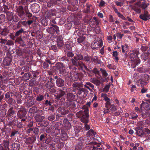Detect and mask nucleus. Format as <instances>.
Masks as SVG:
<instances>
[{
    "label": "nucleus",
    "instance_id": "3",
    "mask_svg": "<svg viewBox=\"0 0 150 150\" xmlns=\"http://www.w3.org/2000/svg\"><path fill=\"white\" fill-rule=\"evenodd\" d=\"M103 45V42L102 40L99 41L95 40L93 42L91 45V47L93 50H98Z\"/></svg>",
    "mask_w": 150,
    "mask_h": 150
},
{
    "label": "nucleus",
    "instance_id": "56",
    "mask_svg": "<svg viewBox=\"0 0 150 150\" xmlns=\"http://www.w3.org/2000/svg\"><path fill=\"white\" fill-rule=\"evenodd\" d=\"M67 138V134H64L62 136V140H66Z\"/></svg>",
    "mask_w": 150,
    "mask_h": 150
},
{
    "label": "nucleus",
    "instance_id": "52",
    "mask_svg": "<svg viewBox=\"0 0 150 150\" xmlns=\"http://www.w3.org/2000/svg\"><path fill=\"white\" fill-rule=\"evenodd\" d=\"M78 94L80 95L81 94L82 92H84V89L83 88H80L78 90Z\"/></svg>",
    "mask_w": 150,
    "mask_h": 150
},
{
    "label": "nucleus",
    "instance_id": "57",
    "mask_svg": "<svg viewBox=\"0 0 150 150\" xmlns=\"http://www.w3.org/2000/svg\"><path fill=\"white\" fill-rule=\"evenodd\" d=\"M12 94V93H11L7 92L5 95V97L7 99L10 98V95H11Z\"/></svg>",
    "mask_w": 150,
    "mask_h": 150
},
{
    "label": "nucleus",
    "instance_id": "17",
    "mask_svg": "<svg viewBox=\"0 0 150 150\" xmlns=\"http://www.w3.org/2000/svg\"><path fill=\"white\" fill-rule=\"evenodd\" d=\"M149 5V4L148 3H146L144 1L142 2V4L140 5L139 6L141 7L143 9H145Z\"/></svg>",
    "mask_w": 150,
    "mask_h": 150
},
{
    "label": "nucleus",
    "instance_id": "63",
    "mask_svg": "<svg viewBox=\"0 0 150 150\" xmlns=\"http://www.w3.org/2000/svg\"><path fill=\"white\" fill-rule=\"evenodd\" d=\"M67 55L68 57H72L74 56V54L72 52H68L67 53Z\"/></svg>",
    "mask_w": 150,
    "mask_h": 150
},
{
    "label": "nucleus",
    "instance_id": "30",
    "mask_svg": "<svg viewBox=\"0 0 150 150\" xmlns=\"http://www.w3.org/2000/svg\"><path fill=\"white\" fill-rule=\"evenodd\" d=\"M44 99V96L43 95H39L37 96L36 98V100L38 101H41Z\"/></svg>",
    "mask_w": 150,
    "mask_h": 150
},
{
    "label": "nucleus",
    "instance_id": "53",
    "mask_svg": "<svg viewBox=\"0 0 150 150\" xmlns=\"http://www.w3.org/2000/svg\"><path fill=\"white\" fill-rule=\"evenodd\" d=\"M93 72L95 74L97 75H99V71L96 68H95L93 70Z\"/></svg>",
    "mask_w": 150,
    "mask_h": 150
},
{
    "label": "nucleus",
    "instance_id": "49",
    "mask_svg": "<svg viewBox=\"0 0 150 150\" xmlns=\"http://www.w3.org/2000/svg\"><path fill=\"white\" fill-rule=\"evenodd\" d=\"M117 15L119 17L124 20H127L126 18H125L122 14H121L120 13Z\"/></svg>",
    "mask_w": 150,
    "mask_h": 150
},
{
    "label": "nucleus",
    "instance_id": "64",
    "mask_svg": "<svg viewBox=\"0 0 150 150\" xmlns=\"http://www.w3.org/2000/svg\"><path fill=\"white\" fill-rule=\"evenodd\" d=\"M42 122V125L45 127L47 126L48 124V122L46 121H44L43 122Z\"/></svg>",
    "mask_w": 150,
    "mask_h": 150
},
{
    "label": "nucleus",
    "instance_id": "8",
    "mask_svg": "<svg viewBox=\"0 0 150 150\" xmlns=\"http://www.w3.org/2000/svg\"><path fill=\"white\" fill-rule=\"evenodd\" d=\"M17 13L18 16L21 18H22L24 14L23 8L22 6H19L17 9Z\"/></svg>",
    "mask_w": 150,
    "mask_h": 150
},
{
    "label": "nucleus",
    "instance_id": "36",
    "mask_svg": "<svg viewBox=\"0 0 150 150\" xmlns=\"http://www.w3.org/2000/svg\"><path fill=\"white\" fill-rule=\"evenodd\" d=\"M100 146L98 145L93 146L92 150H103L101 148H99Z\"/></svg>",
    "mask_w": 150,
    "mask_h": 150
},
{
    "label": "nucleus",
    "instance_id": "21",
    "mask_svg": "<svg viewBox=\"0 0 150 150\" xmlns=\"http://www.w3.org/2000/svg\"><path fill=\"white\" fill-rule=\"evenodd\" d=\"M47 31L49 33L51 34H54L55 32L57 33V31L53 27H50L48 28L47 29Z\"/></svg>",
    "mask_w": 150,
    "mask_h": 150
},
{
    "label": "nucleus",
    "instance_id": "6",
    "mask_svg": "<svg viewBox=\"0 0 150 150\" xmlns=\"http://www.w3.org/2000/svg\"><path fill=\"white\" fill-rule=\"evenodd\" d=\"M77 59H75L74 57V58H72L71 59L72 63L73 65L76 66H79L81 69L83 68L86 69L87 67L82 63H79Z\"/></svg>",
    "mask_w": 150,
    "mask_h": 150
},
{
    "label": "nucleus",
    "instance_id": "13",
    "mask_svg": "<svg viewBox=\"0 0 150 150\" xmlns=\"http://www.w3.org/2000/svg\"><path fill=\"white\" fill-rule=\"evenodd\" d=\"M75 96L72 93H68L67 94V100L71 102L74 100Z\"/></svg>",
    "mask_w": 150,
    "mask_h": 150
},
{
    "label": "nucleus",
    "instance_id": "14",
    "mask_svg": "<svg viewBox=\"0 0 150 150\" xmlns=\"http://www.w3.org/2000/svg\"><path fill=\"white\" fill-rule=\"evenodd\" d=\"M32 10L35 13H37L40 10V8L38 4H36L33 5L31 7Z\"/></svg>",
    "mask_w": 150,
    "mask_h": 150
},
{
    "label": "nucleus",
    "instance_id": "51",
    "mask_svg": "<svg viewBox=\"0 0 150 150\" xmlns=\"http://www.w3.org/2000/svg\"><path fill=\"white\" fill-rule=\"evenodd\" d=\"M116 35L117 37L119 39H121L122 38V37L124 36L123 34H121L120 33H118L116 34Z\"/></svg>",
    "mask_w": 150,
    "mask_h": 150
},
{
    "label": "nucleus",
    "instance_id": "59",
    "mask_svg": "<svg viewBox=\"0 0 150 150\" xmlns=\"http://www.w3.org/2000/svg\"><path fill=\"white\" fill-rule=\"evenodd\" d=\"M96 33H99L100 32V29L99 27H96L94 29Z\"/></svg>",
    "mask_w": 150,
    "mask_h": 150
},
{
    "label": "nucleus",
    "instance_id": "26",
    "mask_svg": "<svg viewBox=\"0 0 150 150\" xmlns=\"http://www.w3.org/2000/svg\"><path fill=\"white\" fill-rule=\"evenodd\" d=\"M142 105L144 106V108L146 110L149 108V105L146 103H145L144 101H142L141 106H142Z\"/></svg>",
    "mask_w": 150,
    "mask_h": 150
},
{
    "label": "nucleus",
    "instance_id": "48",
    "mask_svg": "<svg viewBox=\"0 0 150 150\" xmlns=\"http://www.w3.org/2000/svg\"><path fill=\"white\" fill-rule=\"evenodd\" d=\"M13 44V42L11 40H8L7 42H6V45H7L10 46Z\"/></svg>",
    "mask_w": 150,
    "mask_h": 150
},
{
    "label": "nucleus",
    "instance_id": "23",
    "mask_svg": "<svg viewBox=\"0 0 150 150\" xmlns=\"http://www.w3.org/2000/svg\"><path fill=\"white\" fill-rule=\"evenodd\" d=\"M27 103L29 106H31L34 104L35 102L31 98H29L27 100Z\"/></svg>",
    "mask_w": 150,
    "mask_h": 150
},
{
    "label": "nucleus",
    "instance_id": "61",
    "mask_svg": "<svg viewBox=\"0 0 150 150\" xmlns=\"http://www.w3.org/2000/svg\"><path fill=\"white\" fill-rule=\"evenodd\" d=\"M105 4V3L104 1H103V0H101L100 1V3L99 4V6L100 7H102V6H104Z\"/></svg>",
    "mask_w": 150,
    "mask_h": 150
},
{
    "label": "nucleus",
    "instance_id": "42",
    "mask_svg": "<svg viewBox=\"0 0 150 150\" xmlns=\"http://www.w3.org/2000/svg\"><path fill=\"white\" fill-rule=\"evenodd\" d=\"M91 58V57L88 56L83 58V60L84 61L88 62L90 61Z\"/></svg>",
    "mask_w": 150,
    "mask_h": 150
},
{
    "label": "nucleus",
    "instance_id": "19",
    "mask_svg": "<svg viewBox=\"0 0 150 150\" xmlns=\"http://www.w3.org/2000/svg\"><path fill=\"white\" fill-rule=\"evenodd\" d=\"M46 87L48 89H51L53 87L54 84L51 81H48L45 85Z\"/></svg>",
    "mask_w": 150,
    "mask_h": 150
},
{
    "label": "nucleus",
    "instance_id": "37",
    "mask_svg": "<svg viewBox=\"0 0 150 150\" xmlns=\"http://www.w3.org/2000/svg\"><path fill=\"white\" fill-rule=\"evenodd\" d=\"M108 67L110 69L114 70L116 69V67L113 65L109 64L107 65Z\"/></svg>",
    "mask_w": 150,
    "mask_h": 150
},
{
    "label": "nucleus",
    "instance_id": "5",
    "mask_svg": "<svg viewBox=\"0 0 150 150\" xmlns=\"http://www.w3.org/2000/svg\"><path fill=\"white\" fill-rule=\"evenodd\" d=\"M59 73L62 75H65L67 73L65 68L62 63H59L57 65Z\"/></svg>",
    "mask_w": 150,
    "mask_h": 150
},
{
    "label": "nucleus",
    "instance_id": "7",
    "mask_svg": "<svg viewBox=\"0 0 150 150\" xmlns=\"http://www.w3.org/2000/svg\"><path fill=\"white\" fill-rule=\"evenodd\" d=\"M139 18L143 20L146 21L150 19V16L146 11H144V13L141 14Z\"/></svg>",
    "mask_w": 150,
    "mask_h": 150
},
{
    "label": "nucleus",
    "instance_id": "20",
    "mask_svg": "<svg viewBox=\"0 0 150 150\" xmlns=\"http://www.w3.org/2000/svg\"><path fill=\"white\" fill-rule=\"evenodd\" d=\"M31 75L29 73H25L23 76V78L24 80L26 81L29 79Z\"/></svg>",
    "mask_w": 150,
    "mask_h": 150
},
{
    "label": "nucleus",
    "instance_id": "24",
    "mask_svg": "<svg viewBox=\"0 0 150 150\" xmlns=\"http://www.w3.org/2000/svg\"><path fill=\"white\" fill-rule=\"evenodd\" d=\"M64 126L67 127V128H69L70 127L71 125L67 119H64Z\"/></svg>",
    "mask_w": 150,
    "mask_h": 150
},
{
    "label": "nucleus",
    "instance_id": "41",
    "mask_svg": "<svg viewBox=\"0 0 150 150\" xmlns=\"http://www.w3.org/2000/svg\"><path fill=\"white\" fill-rule=\"evenodd\" d=\"M9 115H11L14 114V112L12 110V108H10L8 111Z\"/></svg>",
    "mask_w": 150,
    "mask_h": 150
},
{
    "label": "nucleus",
    "instance_id": "12",
    "mask_svg": "<svg viewBox=\"0 0 150 150\" xmlns=\"http://www.w3.org/2000/svg\"><path fill=\"white\" fill-rule=\"evenodd\" d=\"M26 114V112L25 110H20L18 111L17 113L18 116L20 118L23 117Z\"/></svg>",
    "mask_w": 150,
    "mask_h": 150
},
{
    "label": "nucleus",
    "instance_id": "25",
    "mask_svg": "<svg viewBox=\"0 0 150 150\" xmlns=\"http://www.w3.org/2000/svg\"><path fill=\"white\" fill-rule=\"evenodd\" d=\"M9 33V30L7 28H4L1 33V35L4 36L7 35Z\"/></svg>",
    "mask_w": 150,
    "mask_h": 150
},
{
    "label": "nucleus",
    "instance_id": "40",
    "mask_svg": "<svg viewBox=\"0 0 150 150\" xmlns=\"http://www.w3.org/2000/svg\"><path fill=\"white\" fill-rule=\"evenodd\" d=\"M130 24V23L127 22L125 21L123 23V27L125 29H126V26H128Z\"/></svg>",
    "mask_w": 150,
    "mask_h": 150
},
{
    "label": "nucleus",
    "instance_id": "32",
    "mask_svg": "<svg viewBox=\"0 0 150 150\" xmlns=\"http://www.w3.org/2000/svg\"><path fill=\"white\" fill-rule=\"evenodd\" d=\"M118 52L116 51H114L113 52V56L115 57V59L116 61H118L119 60L118 57Z\"/></svg>",
    "mask_w": 150,
    "mask_h": 150
},
{
    "label": "nucleus",
    "instance_id": "54",
    "mask_svg": "<svg viewBox=\"0 0 150 150\" xmlns=\"http://www.w3.org/2000/svg\"><path fill=\"white\" fill-rule=\"evenodd\" d=\"M131 115V118L132 119H136L138 117V115L137 114H132Z\"/></svg>",
    "mask_w": 150,
    "mask_h": 150
},
{
    "label": "nucleus",
    "instance_id": "27",
    "mask_svg": "<svg viewBox=\"0 0 150 150\" xmlns=\"http://www.w3.org/2000/svg\"><path fill=\"white\" fill-rule=\"evenodd\" d=\"M96 134V132H94L93 129H91L87 132V135L88 136H90L95 135Z\"/></svg>",
    "mask_w": 150,
    "mask_h": 150
},
{
    "label": "nucleus",
    "instance_id": "46",
    "mask_svg": "<svg viewBox=\"0 0 150 150\" xmlns=\"http://www.w3.org/2000/svg\"><path fill=\"white\" fill-rule=\"evenodd\" d=\"M101 83V81L98 80L96 79L94 84L97 86H99Z\"/></svg>",
    "mask_w": 150,
    "mask_h": 150
},
{
    "label": "nucleus",
    "instance_id": "16",
    "mask_svg": "<svg viewBox=\"0 0 150 150\" xmlns=\"http://www.w3.org/2000/svg\"><path fill=\"white\" fill-rule=\"evenodd\" d=\"M12 146L14 150H19L20 148V144L17 143L13 144Z\"/></svg>",
    "mask_w": 150,
    "mask_h": 150
},
{
    "label": "nucleus",
    "instance_id": "43",
    "mask_svg": "<svg viewBox=\"0 0 150 150\" xmlns=\"http://www.w3.org/2000/svg\"><path fill=\"white\" fill-rule=\"evenodd\" d=\"M133 9L137 13H140L141 11V9L138 7H133Z\"/></svg>",
    "mask_w": 150,
    "mask_h": 150
},
{
    "label": "nucleus",
    "instance_id": "15",
    "mask_svg": "<svg viewBox=\"0 0 150 150\" xmlns=\"http://www.w3.org/2000/svg\"><path fill=\"white\" fill-rule=\"evenodd\" d=\"M73 89L74 91L79 90L81 87V84L80 83H75L73 85Z\"/></svg>",
    "mask_w": 150,
    "mask_h": 150
},
{
    "label": "nucleus",
    "instance_id": "58",
    "mask_svg": "<svg viewBox=\"0 0 150 150\" xmlns=\"http://www.w3.org/2000/svg\"><path fill=\"white\" fill-rule=\"evenodd\" d=\"M82 149L81 144H80L78 145L76 147L75 149L76 150H81Z\"/></svg>",
    "mask_w": 150,
    "mask_h": 150
},
{
    "label": "nucleus",
    "instance_id": "35",
    "mask_svg": "<svg viewBox=\"0 0 150 150\" xmlns=\"http://www.w3.org/2000/svg\"><path fill=\"white\" fill-rule=\"evenodd\" d=\"M85 39L83 37H79L77 39V42L79 43H81L84 41Z\"/></svg>",
    "mask_w": 150,
    "mask_h": 150
},
{
    "label": "nucleus",
    "instance_id": "4",
    "mask_svg": "<svg viewBox=\"0 0 150 150\" xmlns=\"http://www.w3.org/2000/svg\"><path fill=\"white\" fill-rule=\"evenodd\" d=\"M130 58L132 59L131 60L132 64L134 65L132 67L134 68L137 65H138L140 63V60L138 58L134 59L137 56L133 52L130 54Z\"/></svg>",
    "mask_w": 150,
    "mask_h": 150
},
{
    "label": "nucleus",
    "instance_id": "44",
    "mask_svg": "<svg viewBox=\"0 0 150 150\" xmlns=\"http://www.w3.org/2000/svg\"><path fill=\"white\" fill-rule=\"evenodd\" d=\"M9 142L8 141H4V145H3L4 147L5 148H8L9 146Z\"/></svg>",
    "mask_w": 150,
    "mask_h": 150
},
{
    "label": "nucleus",
    "instance_id": "11",
    "mask_svg": "<svg viewBox=\"0 0 150 150\" xmlns=\"http://www.w3.org/2000/svg\"><path fill=\"white\" fill-rule=\"evenodd\" d=\"M64 82L63 79L59 78L56 80V85L59 87H62L64 85Z\"/></svg>",
    "mask_w": 150,
    "mask_h": 150
},
{
    "label": "nucleus",
    "instance_id": "10",
    "mask_svg": "<svg viewBox=\"0 0 150 150\" xmlns=\"http://www.w3.org/2000/svg\"><path fill=\"white\" fill-rule=\"evenodd\" d=\"M65 93L64 91L61 90H59L56 93V95H55L56 98L59 99L62 97Z\"/></svg>",
    "mask_w": 150,
    "mask_h": 150
},
{
    "label": "nucleus",
    "instance_id": "28",
    "mask_svg": "<svg viewBox=\"0 0 150 150\" xmlns=\"http://www.w3.org/2000/svg\"><path fill=\"white\" fill-rule=\"evenodd\" d=\"M24 32V30L23 28H21V29L15 33V37H17L18 36L21 35L23 32Z\"/></svg>",
    "mask_w": 150,
    "mask_h": 150
},
{
    "label": "nucleus",
    "instance_id": "29",
    "mask_svg": "<svg viewBox=\"0 0 150 150\" xmlns=\"http://www.w3.org/2000/svg\"><path fill=\"white\" fill-rule=\"evenodd\" d=\"M122 52H125L128 49V46L126 44L122 45Z\"/></svg>",
    "mask_w": 150,
    "mask_h": 150
},
{
    "label": "nucleus",
    "instance_id": "38",
    "mask_svg": "<svg viewBox=\"0 0 150 150\" xmlns=\"http://www.w3.org/2000/svg\"><path fill=\"white\" fill-rule=\"evenodd\" d=\"M110 88V86L109 85H106V86L103 89V91L104 92H107L109 89Z\"/></svg>",
    "mask_w": 150,
    "mask_h": 150
},
{
    "label": "nucleus",
    "instance_id": "47",
    "mask_svg": "<svg viewBox=\"0 0 150 150\" xmlns=\"http://www.w3.org/2000/svg\"><path fill=\"white\" fill-rule=\"evenodd\" d=\"M84 128L86 130H88L90 128V126L87 124L88 123H84Z\"/></svg>",
    "mask_w": 150,
    "mask_h": 150
},
{
    "label": "nucleus",
    "instance_id": "55",
    "mask_svg": "<svg viewBox=\"0 0 150 150\" xmlns=\"http://www.w3.org/2000/svg\"><path fill=\"white\" fill-rule=\"evenodd\" d=\"M132 52L134 53L136 55V56H137L139 54V51L137 49L133 50L132 51Z\"/></svg>",
    "mask_w": 150,
    "mask_h": 150
},
{
    "label": "nucleus",
    "instance_id": "22",
    "mask_svg": "<svg viewBox=\"0 0 150 150\" xmlns=\"http://www.w3.org/2000/svg\"><path fill=\"white\" fill-rule=\"evenodd\" d=\"M11 64V61L9 59H5L3 61V64L5 66H8Z\"/></svg>",
    "mask_w": 150,
    "mask_h": 150
},
{
    "label": "nucleus",
    "instance_id": "39",
    "mask_svg": "<svg viewBox=\"0 0 150 150\" xmlns=\"http://www.w3.org/2000/svg\"><path fill=\"white\" fill-rule=\"evenodd\" d=\"M57 44L58 46L59 47H61L63 45V41H58L57 42Z\"/></svg>",
    "mask_w": 150,
    "mask_h": 150
},
{
    "label": "nucleus",
    "instance_id": "31",
    "mask_svg": "<svg viewBox=\"0 0 150 150\" xmlns=\"http://www.w3.org/2000/svg\"><path fill=\"white\" fill-rule=\"evenodd\" d=\"M7 18L8 20L11 21L13 19V15L11 13H8L7 14Z\"/></svg>",
    "mask_w": 150,
    "mask_h": 150
},
{
    "label": "nucleus",
    "instance_id": "50",
    "mask_svg": "<svg viewBox=\"0 0 150 150\" xmlns=\"http://www.w3.org/2000/svg\"><path fill=\"white\" fill-rule=\"evenodd\" d=\"M148 47L145 45H142L141 47V50L143 51H145L148 49Z\"/></svg>",
    "mask_w": 150,
    "mask_h": 150
},
{
    "label": "nucleus",
    "instance_id": "18",
    "mask_svg": "<svg viewBox=\"0 0 150 150\" xmlns=\"http://www.w3.org/2000/svg\"><path fill=\"white\" fill-rule=\"evenodd\" d=\"M36 121L37 122H42L44 119L45 117L43 116L40 115H36L35 117Z\"/></svg>",
    "mask_w": 150,
    "mask_h": 150
},
{
    "label": "nucleus",
    "instance_id": "34",
    "mask_svg": "<svg viewBox=\"0 0 150 150\" xmlns=\"http://www.w3.org/2000/svg\"><path fill=\"white\" fill-rule=\"evenodd\" d=\"M100 71L102 73L103 75V76L106 77L108 76V74L105 70L101 68L100 69Z\"/></svg>",
    "mask_w": 150,
    "mask_h": 150
},
{
    "label": "nucleus",
    "instance_id": "9",
    "mask_svg": "<svg viewBox=\"0 0 150 150\" xmlns=\"http://www.w3.org/2000/svg\"><path fill=\"white\" fill-rule=\"evenodd\" d=\"M84 86L85 87L91 91H92V89H91L90 88H91L93 89H94V86L89 82H87L84 85Z\"/></svg>",
    "mask_w": 150,
    "mask_h": 150
},
{
    "label": "nucleus",
    "instance_id": "60",
    "mask_svg": "<svg viewBox=\"0 0 150 150\" xmlns=\"http://www.w3.org/2000/svg\"><path fill=\"white\" fill-rule=\"evenodd\" d=\"M0 43L1 44H6L7 42V40L3 39L2 38H1L0 39Z\"/></svg>",
    "mask_w": 150,
    "mask_h": 150
},
{
    "label": "nucleus",
    "instance_id": "45",
    "mask_svg": "<svg viewBox=\"0 0 150 150\" xmlns=\"http://www.w3.org/2000/svg\"><path fill=\"white\" fill-rule=\"evenodd\" d=\"M5 17V15L2 14L0 15V23H1L4 21Z\"/></svg>",
    "mask_w": 150,
    "mask_h": 150
},
{
    "label": "nucleus",
    "instance_id": "1",
    "mask_svg": "<svg viewBox=\"0 0 150 150\" xmlns=\"http://www.w3.org/2000/svg\"><path fill=\"white\" fill-rule=\"evenodd\" d=\"M82 109L84 111H80L76 114V116L78 118L80 117L81 121L83 123H88L89 122L88 109L85 105L83 106Z\"/></svg>",
    "mask_w": 150,
    "mask_h": 150
},
{
    "label": "nucleus",
    "instance_id": "2",
    "mask_svg": "<svg viewBox=\"0 0 150 150\" xmlns=\"http://www.w3.org/2000/svg\"><path fill=\"white\" fill-rule=\"evenodd\" d=\"M101 95V97L103 98L106 101L105 106L107 108V111L104 110V112L106 113L108 112L115 111L117 109L115 106L114 104L111 105L110 102V100L107 96V95L102 93Z\"/></svg>",
    "mask_w": 150,
    "mask_h": 150
},
{
    "label": "nucleus",
    "instance_id": "62",
    "mask_svg": "<svg viewBox=\"0 0 150 150\" xmlns=\"http://www.w3.org/2000/svg\"><path fill=\"white\" fill-rule=\"evenodd\" d=\"M115 3L116 4L117 6H121L123 5V4L121 2H120L118 1H115Z\"/></svg>",
    "mask_w": 150,
    "mask_h": 150
},
{
    "label": "nucleus",
    "instance_id": "33",
    "mask_svg": "<svg viewBox=\"0 0 150 150\" xmlns=\"http://www.w3.org/2000/svg\"><path fill=\"white\" fill-rule=\"evenodd\" d=\"M74 58L78 60L82 59H83V56L80 54H77L76 56L74 57Z\"/></svg>",
    "mask_w": 150,
    "mask_h": 150
}]
</instances>
